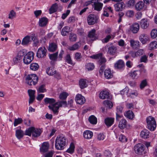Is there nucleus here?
<instances>
[{
    "mask_svg": "<svg viewBox=\"0 0 157 157\" xmlns=\"http://www.w3.org/2000/svg\"><path fill=\"white\" fill-rule=\"evenodd\" d=\"M26 53V52L25 50H23L20 51L18 53L17 56L21 60L23 57L25 56Z\"/></svg>",
    "mask_w": 157,
    "mask_h": 157,
    "instance_id": "nucleus-49",
    "label": "nucleus"
},
{
    "mask_svg": "<svg viewBox=\"0 0 157 157\" xmlns=\"http://www.w3.org/2000/svg\"><path fill=\"white\" fill-rule=\"evenodd\" d=\"M119 139L120 141L123 142H126L127 140L126 137L121 134L119 135Z\"/></svg>",
    "mask_w": 157,
    "mask_h": 157,
    "instance_id": "nucleus-54",
    "label": "nucleus"
},
{
    "mask_svg": "<svg viewBox=\"0 0 157 157\" xmlns=\"http://www.w3.org/2000/svg\"><path fill=\"white\" fill-rule=\"evenodd\" d=\"M34 54L33 52H29L24 56L23 59V62L26 64L30 63L33 59Z\"/></svg>",
    "mask_w": 157,
    "mask_h": 157,
    "instance_id": "nucleus-7",
    "label": "nucleus"
},
{
    "mask_svg": "<svg viewBox=\"0 0 157 157\" xmlns=\"http://www.w3.org/2000/svg\"><path fill=\"white\" fill-rule=\"evenodd\" d=\"M66 140L63 136H58L55 141V147L58 150H62L66 144Z\"/></svg>",
    "mask_w": 157,
    "mask_h": 157,
    "instance_id": "nucleus-2",
    "label": "nucleus"
},
{
    "mask_svg": "<svg viewBox=\"0 0 157 157\" xmlns=\"http://www.w3.org/2000/svg\"><path fill=\"white\" fill-rule=\"evenodd\" d=\"M65 59L67 63L71 64H72V61L71 60L70 56L69 55H67Z\"/></svg>",
    "mask_w": 157,
    "mask_h": 157,
    "instance_id": "nucleus-59",
    "label": "nucleus"
},
{
    "mask_svg": "<svg viewBox=\"0 0 157 157\" xmlns=\"http://www.w3.org/2000/svg\"><path fill=\"white\" fill-rule=\"evenodd\" d=\"M104 75L105 77L108 79L111 78L113 76V74L109 69H106L105 70Z\"/></svg>",
    "mask_w": 157,
    "mask_h": 157,
    "instance_id": "nucleus-29",
    "label": "nucleus"
},
{
    "mask_svg": "<svg viewBox=\"0 0 157 157\" xmlns=\"http://www.w3.org/2000/svg\"><path fill=\"white\" fill-rule=\"evenodd\" d=\"M82 57L81 54L79 52H76L75 55V58L78 61H80Z\"/></svg>",
    "mask_w": 157,
    "mask_h": 157,
    "instance_id": "nucleus-57",
    "label": "nucleus"
},
{
    "mask_svg": "<svg viewBox=\"0 0 157 157\" xmlns=\"http://www.w3.org/2000/svg\"><path fill=\"white\" fill-rule=\"evenodd\" d=\"M90 57L92 59H98V63L100 65L104 64L106 62V59L102 56V54L101 53L90 56Z\"/></svg>",
    "mask_w": 157,
    "mask_h": 157,
    "instance_id": "nucleus-8",
    "label": "nucleus"
},
{
    "mask_svg": "<svg viewBox=\"0 0 157 157\" xmlns=\"http://www.w3.org/2000/svg\"><path fill=\"white\" fill-rule=\"evenodd\" d=\"M124 115L127 118L131 119H133L134 116L133 112L131 110L125 112L124 113Z\"/></svg>",
    "mask_w": 157,
    "mask_h": 157,
    "instance_id": "nucleus-30",
    "label": "nucleus"
},
{
    "mask_svg": "<svg viewBox=\"0 0 157 157\" xmlns=\"http://www.w3.org/2000/svg\"><path fill=\"white\" fill-rule=\"evenodd\" d=\"M103 103L106 107L109 108H111L113 106L112 102L109 100H105L104 101Z\"/></svg>",
    "mask_w": 157,
    "mask_h": 157,
    "instance_id": "nucleus-48",
    "label": "nucleus"
},
{
    "mask_svg": "<svg viewBox=\"0 0 157 157\" xmlns=\"http://www.w3.org/2000/svg\"><path fill=\"white\" fill-rule=\"evenodd\" d=\"M31 40L33 41V46L34 47L37 46L39 44V41L36 36L34 33H31Z\"/></svg>",
    "mask_w": 157,
    "mask_h": 157,
    "instance_id": "nucleus-20",
    "label": "nucleus"
},
{
    "mask_svg": "<svg viewBox=\"0 0 157 157\" xmlns=\"http://www.w3.org/2000/svg\"><path fill=\"white\" fill-rule=\"evenodd\" d=\"M48 19L46 17H42L40 20L38 22L39 25L40 27H44L48 23Z\"/></svg>",
    "mask_w": 157,
    "mask_h": 157,
    "instance_id": "nucleus-22",
    "label": "nucleus"
},
{
    "mask_svg": "<svg viewBox=\"0 0 157 157\" xmlns=\"http://www.w3.org/2000/svg\"><path fill=\"white\" fill-rule=\"evenodd\" d=\"M110 44V46L108 48L107 52L110 55H114L116 53L117 48L112 44Z\"/></svg>",
    "mask_w": 157,
    "mask_h": 157,
    "instance_id": "nucleus-12",
    "label": "nucleus"
},
{
    "mask_svg": "<svg viewBox=\"0 0 157 157\" xmlns=\"http://www.w3.org/2000/svg\"><path fill=\"white\" fill-rule=\"evenodd\" d=\"M45 86V84H42L39 86L38 90L39 93H44L46 91Z\"/></svg>",
    "mask_w": 157,
    "mask_h": 157,
    "instance_id": "nucleus-53",
    "label": "nucleus"
},
{
    "mask_svg": "<svg viewBox=\"0 0 157 157\" xmlns=\"http://www.w3.org/2000/svg\"><path fill=\"white\" fill-rule=\"evenodd\" d=\"M135 3L134 0H129L127 2L128 6L131 7L134 5Z\"/></svg>",
    "mask_w": 157,
    "mask_h": 157,
    "instance_id": "nucleus-64",
    "label": "nucleus"
},
{
    "mask_svg": "<svg viewBox=\"0 0 157 157\" xmlns=\"http://www.w3.org/2000/svg\"><path fill=\"white\" fill-rule=\"evenodd\" d=\"M69 40L71 42H75L77 40V36L75 34L71 33L69 36Z\"/></svg>",
    "mask_w": 157,
    "mask_h": 157,
    "instance_id": "nucleus-51",
    "label": "nucleus"
},
{
    "mask_svg": "<svg viewBox=\"0 0 157 157\" xmlns=\"http://www.w3.org/2000/svg\"><path fill=\"white\" fill-rule=\"evenodd\" d=\"M114 119L112 117H107L105 119L104 122L106 125L108 127L111 126L113 123Z\"/></svg>",
    "mask_w": 157,
    "mask_h": 157,
    "instance_id": "nucleus-17",
    "label": "nucleus"
},
{
    "mask_svg": "<svg viewBox=\"0 0 157 157\" xmlns=\"http://www.w3.org/2000/svg\"><path fill=\"white\" fill-rule=\"evenodd\" d=\"M139 40L143 44H145L149 40V38L147 35L143 33L140 36Z\"/></svg>",
    "mask_w": 157,
    "mask_h": 157,
    "instance_id": "nucleus-13",
    "label": "nucleus"
},
{
    "mask_svg": "<svg viewBox=\"0 0 157 157\" xmlns=\"http://www.w3.org/2000/svg\"><path fill=\"white\" fill-rule=\"evenodd\" d=\"M131 46L134 49L138 48L140 46V42L138 40H130Z\"/></svg>",
    "mask_w": 157,
    "mask_h": 157,
    "instance_id": "nucleus-25",
    "label": "nucleus"
},
{
    "mask_svg": "<svg viewBox=\"0 0 157 157\" xmlns=\"http://www.w3.org/2000/svg\"><path fill=\"white\" fill-rule=\"evenodd\" d=\"M151 37L153 38H157V29H154L152 30L151 33Z\"/></svg>",
    "mask_w": 157,
    "mask_h": 157,
    "instance_id": "nucleus-50",
    "label": "nucleus"
},
{
    "mask_svg": "<svg viewBox=\"0 0 157 157\" xmlns=\"http://www.w3.org/2000/svg\"><path fill=\"white\" fill-rule=\"evenodd\" d=\"M70 29L69 27L66 26L63 28L61 31V34L63 36H65L69 33Z\"/></svg>",
    "mask_w": 157,
    "mask_h": 157,
    "instance_id": "nucleus-35",
    "label": "nucleus"
},
{
    "mask_svg": "<svg viewBox=\"0 0 157 157\" xmlns=\"http://www.w3.org/2000/svg\"><path fill=\"white\" fill-rule=\"evenodd\" d=\"M57 8L58 5L56 3L52 5L49 9L50 13L51 14L56 12L57 10Z\"/></svg>",
    "mask_w": 157,
    "mask_h": 157,
    "instance_id": "nucleus-42",
    "label": "nucleus"
},
{
    "mask_svg": "<svg viewBox=\"0 0 157 157\" xmlns=\"http://www.w3.org/2000/svg\"><path fill=\"white\" fill-rule=\"evenodd\" d=\"M39 67L38 64L36 63H33L30 65V68L33 71H36L38 69Z\"/></svg>",
    "mask_w": 157,
    "mask_h": 157,
    "instance_id": "nucleus-47",
    "label": "nucleus"
},
{
    "mask_svg": "<svg viewBox=\"0 0 157 157\" xmlns=\"http://www.w3.org/2000/svg\"><path fill=\"white\" fill-rule=\"evenodd\" d=\"M124 66V63L122 60H118L115 64V67L118 69L122 68Z\"/></svg>",
    "mask_w": 157,
    "mask_h": 157,
    "instance_id": "nucleus-34",
    "label": "nucleus"
},
{
    "mask_svg": "<svg viewBox=\"0 0 157 157\" xmlns=\"http://www.w3.org/2000/svg\"><path fill=\"white\" fill-rule=\"evenodd\" d=\"M41 132L42 131L40 129L31 127L26 130L25 134L29 136H31L32 134V137H37L40 135Z\"/></svg>",
    "mask_w": 157,
    "mask_h": 157,
    "instance_id": "nucleus-1",
    "label": "nucleus"
},
{
    "mask_svg": "<svg viewBox=\"0 0 157 157\" xmlns=\"http://www.w3.org/2000/svg\"><path fill=\"white\" fill-rule=\"evenodd\" d=\"M140 136L142 138L146 139L150 137V132L148 130L144 129L141 132Z\"/></svg>",
    "mask_w": 157,
    "mask_h": 157,
    "instance_id": "nucleus-19",
    "label": "nucleus"
},
{
    "mask_svg": "<svg viewBox=\"0 0 157 157\" xmlns=\"http://www.w3.org/2000/svg\"><path fill=\"white\" fill-rule=\"evenodd\" d=\"M79 85L81 89H84L87 86L86 80L82 79L79 81Z\"/></svg>",
    "mask_w": 157,
    "mask_h": 157,
    "instance_id": "nucleus-39",
    "label": "nucleus"
},
{
    "mask_svg": "<svg viewBox=\"0 0 157 157\" xmlns=\"http://www.w3.org/2000/svg\"><path fill=\"white\" fill-rule=\"evenodd\" d=\"M98 17L94 14H90L87 17L88 23L89 25H93L97 22Z\"/></svg>",
    "mask_w": 157,
    "mask_h": 157,
    "instance_id": "nucleus-10",
    "label": "nucleus"
},
{
    "mask_svg": "<svg viewBox=\"0 0 157 157\" xmlns=\"http://www.w3.org/2000/svg\"><path fill=\"white\" fill-rule=\"evenodd\" d=\"M115 10L116 11H121L125 6V5L122 2L117 3L114 5Z\"/></svg>",
    "mask_w": 157,
    "mask_h": 157,
    "instance_id": "nucleus-16",
    "label": "nucleus"
},
{
    "mask_svg": "<svg viewBox=\"0 0 157 157\" xmlns=\"http://www.w3.org/2000/svg\"><path fill=\"white\" fill-rule=\"evenodd\" d=\"M140 25L142 28L146 29L148 27L149 23L147 19H143L141 20Z\"/></svg>",
    "mask_w": 157,
    "mask_h": 157,
    "instance_id": "nucleus-18",
    "label": "nucleus"
},
{
    "mask_svg": "<svg viewBox=\"0 0 157 157\" xmlns=\"http://www.w3.org/2000/svg\"><path fill=\"white\" fill-rule=\"evenodd\" d=\"M146 121L148 128L151 131H154L156 127V122L154 118L149 116L147 118Z\"/></svg>",
    "mask_w": 157,
    "mask_h": 157,
    "instance_id": "nucleus-5",
    "label": "nucleus"
},
{
    "mask_svg": "<svg viewBox=\"0 0 157 157\" xmlns=\"http://www.w3.org/2000/svg\"><path fill=\"white\" fill-rule=\"evenodd\" d=\"M81 46V42H78L74 44L72 46H70L68 48V49L71 51H74L78 49Z\"/></svg>",
    "mask_w": 157,
    "mask_h": 157,
    "instance_id": "nucleus-27",
    "label": "nucleus"
},
{
    "mask_svg": "<svg viewBox=\"0 0 157 157\" xmlns=\"http://www.w3.org/2000/svg\"><path fill=\"white\" fill-rule=\"evenodd\" d=\"M45 103L46 104H49L52 105L51 106H52L56 103V100L53 98H46L44 99Z\"/></svg>",
    "mask_w": 157,
    "mask_h": 157,
    "instance_id": "nucleus-32",
    "label": "nucleus"
},
{
    "mask_svg": "<svg viewBox=\"0 0 157 157\" xmlns=\"http://www.w3.org/2000/svg\"><path fill=\"white\" fill-rule=\"evenodd\" d=\"M105 138V136L103 133H99L98 135L97 139L99 140H103Z\"/></svg>",
    "mask_w": 157,
    "mask_h": 157,
    "instance_id": "nucleus-62",
    "label": "nucleus"
},
{
    "mask_svg": "<svg viewBox=\"0 0 157 157\" xmlns=\"http://www.w3.org/2000/svg\"><path fill=\"white\" fill-rule=\"evenodd\" d=\"M127 124L126 120L125 119H122L119 121L118 127L121 129H123L126 127Z\"/></svg>",
    "mask_w": 157,
    "mask_h": 157,
    "instance_id": "nucleus-26",
    "label": "nucleus"
},
{
    "mask_svg": "<svg viewBox=\"0 0 157 157\" xmlns=\"http://www.w3.org/2000/svg\"><path fill=\"white\" fill-rule=\"evenodd\" d=\"M75 145L73 143H71L70 144L69 147L67 149L66 152L70 153H72L74 151Z\"/></svg>",
    "mask_w": 157,
    "mask_h": 157,
    "instance_id": "nucleus-46",
    "label": "nucleus"
},
{
    "mask_svg": "<svg viewBox=\"0 0 157 157\" xmlns=\"http://www.w3.org/2000/svg\"><path fill=\"white\" fill-rule=\"evenodd\" d=\"M67 105V102L66 101H61L56 102L52 106H48L50 109L52 110L55 113H58V110L59 107H65Z\"/></svg>",
    "mask_w": 157,
    "mask_h": 157,
    "instance_id": "nucleus-3",
    "label": "nucleus"
},
{
    "mask_svg": "<svg viewBox=\"0 0 157 157\" xmlns=\"http://www.w3.org/2000/svg\"><path fill=\"white\" fill-rule=\"evenodd\" d=\"M16 16V12L13 10H11L8 14V18L10 19H12L15 18Z\"/></svg>",
    "mask_w": 157,
    "mask_h": 157,
    "instance_id": "nucleus-43",
    "label": "nucleus"
},
{
    "mask_svg": "<svg viewBox=\"0 0 157 157\" xmlns=\"http://www.w3.org/2000/svg\"><path fill=\"white\" fill-rule=\"evenodd\" d=\"M147 56L146 55L141 56L140 59V62L146 63L147 61Z\"/></svg>",
    "mask_w": 157,
    "mask_h": 157,
    "instance_id": "nucleus-60",
    "label": "nucleus"
},
{
    "mask_svg": "<svg viewBox=\"0 0 157 157\" xmlns=\"http://www.w3.org/2000/svg\"><path fill=\"white\" fill-rule=\"evenodd\" d=\"M46 72L47 74L50 75H53L56 73V71L53 67H52L47 68Z\"/></svg>",
    "mask_w": 157,
    "mask_h": 157,
    "instance_id": "nucleus-36",
    "label": "nucleus"
},
{
    "mask_svg": "<svg viewBox=\"0 0 157 157\" xmlns=\"http://www.w3.org/2000/svg\"><path fill=\"white\" fill-rule=\"evenodd\" d=\"M21 60L17 56L15 57L13 59V63L15 64L18 63Z\"/></svg>",
    "mask_w": 157,
    "mask_h": 157,
    "instance_id": "nucleus-63",
    "label": "nucleus"
},
{
    "mask_svg": "<svg viewBox=\"0 0 157 157\" xmlns=\"http://www.w3.org/2000/svg\"><path fill=\"white\" fill-rule=\"evenodd\" d=\"M31 34L30 36L27 35L24 37L21 42V44L23 45L26 46L31 42Z\"/></svg>",
    "mask_w": 157,
    "mask_h": 157,
    "instance_id": "nucleus-14",
    "label": "nucleus"
},
{
    "mask_svg": "<svg viewBox=\"0 0 157 157\" xmlns=\"http://www.w3.org/2000/svg\"><path fill=\"white\" fill-rule=\"evenodd\" d=\"M95 31H96L94 29H93L89 33L88 36L89 37L91 38V40H94L97 39V37L96 36L95 33Z\"/></svg>",
    "mask_w": 157,
    "mask_h": 157,
    "instance_id": "nucleus-31",
    "label": "nucleus"
},
{
    "mask_svg": "<svg viewBox=\"0 0 157 157\" xmlns=\"http://www.w3.org/2000/svg\"><path fill=\"white\" fill-rule=\"evenodd\" d=\"M112 36V35H108L104 39H103V42L104 43L108 42L111 38Z\"/></svg>",
    "mask_w": 157,
    "mask_h": 157,
    "instance_id": "nucleus-58",
    "label": "nucleus"
},
{
    "mask_svg": "<svg viewBox=\"0 0 157 157\" xmlns=\"http://www.w3.org/2000/svg\"><path fill=\"white\" fill-rule=\"evenodd\" d=\"M83 135L84 138L89 139L93 136V133L90 131L86 130L83 132Z\"/></svg>",
    "mask_w": 157,
    "mask_h": 157,
    "instance_id": "nucleus-28",
    "label": "nucleus"
},
{
    "mask_svg": "<svg viewBox=\"0 0 157 157\" xmlns=\"http://www.w3.org/2000/svg\"><path fill=\"white\" fill-rule=\"evenodd\" d=\"M147 85V82L146 79L143 80L140 84V88L143 89Z\"/></svg>",
    "mask_w": 157,
    "mask_h": 157,
    "instance_id": "nucleus-61",
    "label": "nucleus"
},
{
    "mask_svg": "<svg viewBox=\"0 0 157 157\" xmlns=\"http://www.w3.org/2000/svg\"><path fill=\"white\" fill-rule=\"evenodd\" d=\"M130 30L134 34L136 33L140 29V25L138 23H135L130 26Z\"/></svg>",
    "mask_w": 157,
    "mask_h": 157,
    "instance_id": "nucleus-11",
    "label": "nucleus"
},
{
    "mask_svg": "<svg viewBox=\"0 0 157 157\" xmlns=\"http://www.w3.org/2000/svg\"><path fill=\"white\" fill-rule=\"evenodd\" d=\"M145 146L142 143L137 144H136L134 147V149L135 153L139 155L145 154Z\"/></svg>",
    "mask_w": 157,
    "mask_h": 157,
    "instance_id": "nucleus-6",
    "label": "nucleus"
},
{
    "mask_svg": "<svg viewBox=\"0 0 157 157\" xmlns=\"http://www.w3.org/2000/svg\"><path fill=\"white\" fill-rule=\"evenodd\" d=\"M75 100L78 104L81 105L83 104L85 101L84 97L80 94L76 95Z\"/></svg>",
    "mask_w": 157,
    "mask_h": 157,
    "instance_id": "nucleus-15",
    "label": "nucleus"
},
{
    "mask_svg": "<svg viewBox=\"0 0 157 157\" xmlns=\"http://www.w3.org/2000/svg\"><path fill=\"white\" fill-rule=\"evenodd\" d=\"M149 49L150 50H153L154 48H157V42L153 41L151 42L149 45Z\"/></svg>",
    "mask_w": 157,
    "mask_h": 157,
    "instance_id": "nucleus-45",
    "label": "nucleus"
},
{
    "mask_svg": "<svg viewBox=\"0 0 157 157\" xmlns=\"http://www.w3.org/2000/svg\"><path fill=\"white\" fill-rule=\"evenodd\" d=\"M85 67L86 69L88 71H90L93 70L94 68V65L93 63H86L85 65Z\"/></svg>",
    "mask_w": 157,
    "mask_h": 157,
    "instance_id": "nucleus-37",
    "label": "nucleus"
},
{
    "mask_svg": "<svg viewBox=\"0 0 157 157\" xmlns=\"http://www.w3.org/2000/svg\"><path fill=\"white\" fill-rule=\"evenodd\" d=\"M140 72L138 71H134L129 73V75L132 78H137L140 75Z\"/></svg>",
    "mask_w": 157,
    "mask_h": 157,
    "instance_id": "nucleus-33",
    "label": "nucleus"
},
{
    "mask_svg": "<svg viewBox=\"0 0 157 157\" xmlns=\"http://www.w3.org/2000/svg\"><path fill=\"white\" fill-rule=\"evenodd\" d=\"M22 122V120L21 118H18L17 119H16L14 120V125L16 126L18 124L21 123Z\"/></svg>",
    "mask_w": 157,
    "mask_h": 157,
    "instance_id": "nucleus-56",
    "label": "nucleus"
},
{
    "mask_svg": "<svg viewBox=\"0 0 157 157\" xmlns=\"http://www.w3.org/2000/svg\"><path fill=\"white\" fill-rule=\"evenodd\" d=\"M47 50L45 47L42 46L39 48L36 53V56L39 58H45L46 56Z\"/></svg>",
    "mask_w": 157,
    "mask_h": 157,
    "instance_id": "nucleus-9",
    "label": "nucleus"
},
{
    "mask_svg": "<svg viewBox=\"0 0 157 157\" xmlns=\"http://www.w3.org/2000/svg\"><path fill=\"white\" fill-rule=\"evenodd\" d=\"M58 52L51 54L49 55V57L50 59L53 60H56L57 58Z\"/></svg>",
    "mask_w": 157,
    "mask_h": 157,
    "instance_id": "nucleus-52",
    "label": "nucleus"
},
{
    "mask_svg": "<svg viewBox=\"0 0 157 157\" xmlns=\"http://www.w3.org/2000/svg\"><path fill=\"white\" fill-rule=\"evenodd\" d=\"M94 8L96 10L100 11L101 9L103 6V4L100 2L94 3Z\"/></svg>",
    "mask_w": 157,
    "mask_h": 157,
    "instance_id": "nucleus-41",
    "label": "nucleus"
},
{
    "mask_svg": "<svg viewBox=\"0 0 157 157\" xmlns=\"http://www.w3.org/2000/svg\"><path fill=\"white\" fill-rule=\"evenodd\" d=\"M135 8L138 11H140L144 9V3L142 1L138 2L135 5Z\"/></svg>",
    "mask_w": 157,
    "mask_h": 157,
    "instance_id": "nucleus-24",
    "label": "nucleus"
},
{
    "mask_svg": "<svg viewBox=\"0 0 157 157\" xmlns=\"http://www.w3.org/2000/svg\"><path fill=\"white\" fill-rule=\"evenodd\" d=\"M49 144L48 143L45 142L43 143L41 147L40 148V151L41 152L45 153L48 150Z\"/></svg>",
    "mask_w": 157,
    "mask_h": 157,
    "instance_id": "nucleus-21",
    "label": "nucleus"
},
{
    "mask_svg": "<svg viewBox=\"0 0 157 157\" xmlns=\"http://www.w3.org/2000/svg\"><path fill=\"white\" fill-rule=\"evenodd\" d=\"M24 135V132L21 130H17L16 131V136L18 139L22 138L23 137Z\"/></svg>",
    "mask_w": 157,
    "mask_h": 157,
    "instance_id": "nucleus-40",
    "label": "nucleus"
},
{
    "mask_svg": "<svg viewBox=\"0 0 157 157\" xmlns=\"http://www.w3.org/2000/svg\"><path fill=\"white\" fill-rule=\"evenodd\" d=\"M68 95L67 93L65 92H63L60 94L59 97L61 99H65Z\"/></svg>",
    "mask_w": 157,
    "mask_h": 157,
    "instance_id": "nucleus-55",
    "label": "nucleus"
},
{
    "mask_svg": "<svg viewBox=\"0 0 157 157\" xmlns=\"http://www.w3.org/2000/svg\"><path fill=\"white\" fill-rule=\"evenodd\" d=\"M99 97L100 98L102 99L109 98V93L106 90L101 91L99 94Z\"/></svg>",
    "mask_w": 157,
    "mask_h": 157,
    "instance_id": "nucleus-23",
    "label": "nucleus"
},
{
    "mask_svg": "<svg viewBox=\"0 0 157 157\" xmlns=\"http://www.w3.org/2000/svg\"><path fill=\"white\" fill-rule=\"evenodd\" d=\"M89 121L92 124H96L97 123V119L94 115H91L89 117Z\"/></svg>",
    "mask_w": 157,
    "mask_h": 157,
    "instance_id": "nucleus-44",
    "label": "nucleus"
},
{
    "mask_svg": "<svg viewBox=\"0 0 157 157\" xmlns=\"http://www.w3.org/2000/svg\"><path fill=\"white\" fill-rule=\"evenodd\" d=\"M38 79L36 75H29L26 77V83L29 86H34L37 83Z\"/></svg>",
    "mask_w": 157,
    "mask_h": 157,
    "instance_id": "nucleus-4",
    "label": "nucleus"
},
{
    "mask_svg": "<svg viewBox=\"0 0 157 157\" xmlns=\"http://www.w3.org/2000/svg\"><path fill=\"white\" fill-rule=\"evenodd\" d=\"M57 46L54 43H52L49 45L48 50L51 52H54L57 49Z\"/></svg>",
    "mask_w": 157,
    "mask_h": 157,
    "instance_id": "nucleus-38",
    "label": "nucleus"
}]
</instances>
